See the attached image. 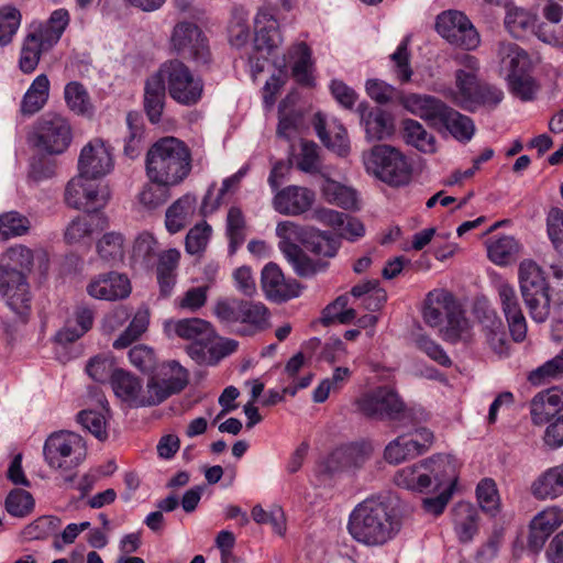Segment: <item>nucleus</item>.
Here are the masks:
<instances>
[{
	"instance_id": "774afa93",
	"label": "nucleus",
	"mask_w": 563,
	"mask_h": 563,
	"mask_svg": "<svg viewBox=\"0 0 563 563\" xmlns=\"http://www.w3.org/2000/svg\"><path fill=\"white\" fill-rule=\"evenodd\" d=\"M34 507L32 495L23 489H13L5 499L7 511L14 517L29 515Z\"/></svg>"
},
{
	"instance_id": "c85d7f7f",
	"label": "nucleus",
	"mask_w": 563,
	"mask_h": 563,
	"mask_svg": "<svg viewBox=\"0 0 563 563\" xmlns=\"http://www.w3.org/2000/svg\"><path fill=\"white\" fill-rule=\"evenodd\" d=\"M454 532L461 543L472 542L479 531V512L470 503L460 501L452 509Z\"/></svg>"
},
{
	"instance_id": "9b49d317",
	"label": "nucleus",
	"mask_w": 563,
	"mask_h": 563,
	"mask_svg": "<svg viewBox=\"0 0 563 563\" xmlns=\"http://www.w3.org/2000/svg\"><path fill=\"white\" fill-rule=\"evenodd\" d=\"M96 180V178L81 173L70 179L65 189L66 203L87 212L102 209L110 198V190L106 185Z\"/></svg>"
},
{
	"instance_id": "5fc2aeb1",
	"label": "nucleus",
	"mask_w": 563,
	"mask_h": 563,
	"mask_svg": "<svg viewBox=\"0 0 563 563\" xmlns=\"http://www.w3.org/2000/svg\"><path fill=\"white\" fill-rule=\"evenodd\" d=\"M324 198L328 202L343 209H353L356 207V192L346 186L334 180H327L322 188Z\"/></svg>"
},
{
	"instance_id": "cd10ccee",
	"label": "nucleus",
	"mask_w": 563,
	"mask_h": 563,
	"mask_svg": "<svg viewBox=\"0 0 563 563\" xmlns=\"http://www.w3.org/2000/svg\"><path fill=\"white\" fill-rule=\"evenodd\" d=\"M314 219L333 227L340 235L349 241H356L365 233L363 223L353 217L332 209L321 208L314 211Z\"/></svg>"
},
{
	"instance_id": "8fccbe9b",
	"label": "nucleus",
	"mask_w": 563,
	"mask_h": 563,
	"mask_svg": "<svg viewBox=\"0 0 563 563\" xmlns=\"http://www.w3.org/2000/svg\"><path fill=\"white\" fill-rule=\"evenodd\" d=\"M34 255L32 250L24 245H14L7 250L0 256V267L13 271V272H30L33 267Z\"/></svg>"
},
{
	"instance_id": "72a5a7b5",
	"label": "nucleus",
	"mask_w": 563,
	"mask_h": 563,
	"mask_svg": "<svg viewBox=\"0 0 563 563\" xmlns=\"http://www.w3.org/2000/svg\"><path fill=\"white\" fill-rule=\"evenodd\" d=\"M537 499H554L563 495V463L542 473L531 485Z\"/></svg>"
},
{
	"instance_id": "49530a36",
	"label": "nucleus",
	"mask_w": 563,
	"mask_h": 563,
	"mask_svg": "<svg viewBox=\"0 0 563 563\" xmlns=\"http://www.w3.org/2000/svg\"><path fill=\"white\" fill-rule=\"evenodd\" d=\"M125 249V239L120 232L104 233L97 242L99 257L112 265L123 261Z\"/></svg>"
},
{
	"instance_id": "bf43d9fd",
	"label": "nucleus",
	"mask_w": 563,
	"mask_h": 563,
	"mask_svg": "<svg viewBox=\"0 0 563 563\" xmlns=\"http://www.w3.org/2000/svg\"><path fill=\"white\" fill-rule=\"evenodd\" d=\"M296 166L307 174H317L321 169L319 147L312 141L300 142V152L295 157Z\"/></svg>"
},
{
	"instance_id": "393cba45",
	"label": "nucleus",
	"mask_w": 563,
	"mask_h": 563,
	"mask_svg": "<svg viewBox=\"0 0 563 563\" xmlns=\"http://www.w3.org/2000/svg\"><path fill=\"white\" fill-rule=\"evenodd\" d=\"M476 314L488 346L498 355L507 351L506 331L497 312L488 307H478Z\"/></svg>"
},
{
	"instance_id": "f03ea898",
	"label": "nucleus",
	"mask_w": 563,
	"mask_h": 563,
	"mask_svg": "<svg viewBox=\"0 0 563 563\" xmlns=\"http://www.w3.org/2000/svg\"><path fill=\"white\" fill-rule=\"evenodd\" d=\"M191 168V152L177 137H162L147 150L145 173L153 184L178 186L189 176Z\"/></svg>"
},
{
	"instance_id": "f3484780",
	"label": "nucleus",
	"mask_w": 563,
	"mask_h": 563,
	"mask_svg": "<svg viewBox=\"0 0 563 563\" xmlns=\"http://www.w3.org/2000/svg\"><path fill=\"white\" fill-rule=\"evenodd\" d=\"M78 169L82 175L101 178L113 169L112 148L101 139L87 143L79 155Z\"/></svg>"
},
{
	"instance_id": "13d9d810",
	"label": "nucleus",
	"mask_w": 563,
	"mask_h": 563,
	"mask_svg": "<svg viewBox=\"0 0 563 563\" xmlns=\"http://www.w3.org/2000/svg\"><path fill=\"white\" fill-rule=\"evenodd\" d=\"M518 251V244L512 236L503 235L487 244V254L492 262L505 265L510 262Z\"/></svg>"
},
{
	"instance_id": "b1692460",
	"label": "nucleus",
	"mask_w": 563,
	"mask_h": 563,
	"mask_svg": "<svg viewBox=\"0 0 563 563\" xmlns=\"http://www.w3.org/2000/svg\"><path fill=\"white\" fill-rule=\"evenodd\" d=\"M87 291L97 299L119 300L129 296L131 285L124 275L110 272L92 279L87 286Z\"/></svg>"
},
{
	"instance_id": "7c9ffc66",
	"label": "nucleus",
	"mask_w": 563,
	"mask_h": 563,
	"mask_svg": "<svg viewBox=\"0 0 563 563\" xmlns=\"http://www.w3.org/2000/svg\"><path fill=\"white\" fill-rule=\"evenodd\" d=\"M166 85L158 71L151 75L144 86V110L151 123H158L162 119L166 99Z\"/></svg>"
},
{
	"instance_id": "338daca9",
	"label": "nucleus",
	"mask_w": 563,
	"mask_h": 563,
	"mask_svg": "<svg viewBox=\"0 0 563 563\" xmlns=\"http://www.w3.org/2000/svg\"><path fill=\"white\" fill-rule=\"evenodd\" d=\"M476 496L481 508L495 515L499 507V495L496 483L492 478H483L476 487Z\"/></svg>"
},
{
	"instance_id": "423d86ee",
	"label": "nucleus",
	"mask_w": 563,
	"mask_h": 563,
	"mask_svg": "<svg viewBox=\"0 0 563 563\" xmlns=\"http://www.w3.org/2000/svg\"><path fill=\"white\" fill-rule=\"evenodd\" d=\"M366 172L390 186H402L411 178V167L406 157L389 145H375L363 154Z\"/></svg>"
},
{
	"instance_id": "4d7b16f0",
	"label": "nucleus",
	"mask_w": 563,
	"mask_h": 563,
	"mask_svg": "<svg viewBox=\"0 0 563 563\" xmlns=\"http://www.w3.org/2000/svg\"><path fill=\"white\" fill-rule=\"evenodd\" d=\"M21 12L12 5L0 9V48L9 45L21 24Z\"/></svg>"
},
{
	"instance_id": "4be33fe9",
	"label": "nucleus",
	"mask_w": 563,
	"mask_h": 563,
	"mask_svg": "<svg viewBox=\"0 0 563 563\" xmlns=\"http://www.w3.org/2000/svg\"><path fill=\"white\" fill-rule=\"evenodd\" d=\"M261 284L266 297L272 301H287L300 294L299 284L296 280H287L275 263L264 266Z\"/></svg>"
},
{
	"instance_id": "0e129e2a",
	"label": "nucleus",
	"mask_w": 563,
	"mask_h": 563,
	"mask_svg": "<svg viewBox=\"0 0 563 563\" xmlns=\"http://www.w3.org/2000/svg\"><path fill=\"white\" fill-rule=\"evenodd\" d=\"M309 229L302 228L301 225L292 221H282L276 227V234L280 239L278 247L284 254V246L287 244L290 246H298L296 242H307Z\"/></svg>"
},
{
	"instance_id": "864d4df0",
	"label": "nucleus",
	"mask_w": 563,
	"mask_h": 563,
	"mask_svg": "<svg viewBox=\"0 0 563 563\" xmlns=\"http://www.w3.org/2000/svg\"><path fill=\"white\" fill-rule=\"evenodd\" d=\"M128 135L125 136L124 154L130 158L140 155L143 143L144 128L139 113L129 112L126 115Z\"/></svg>"
},
{
	"instance_id": "a878e982",
	"label": "nucleus",
	"mask_w": 563,
	"mask_h": 563,
	"mask_svg": "<svg viewBox=\"0 0 563 563\" xmlns=\"http://www.w3.org/2000/svg\"><path fill=\"white\" fill-rule=\"evenodd\" d=\"M476 314L488 346L498 355L507 351L506 331L497 312L488 307H478Z\"/></svg>"
},
{
	"instance_id": "79ce46f5",
	"label": "nucleus",
	"mask_w": 563,
	"mask_h": 563,
	"mask_svg": "<svg viewBox=\"0 0 563 563\" xmlns=\"http://www.w3.org/2000/svg\"><path fill=\"white\" fill-rule=\"evenodd\" d=\"M52 46L46 45L35 33L30 32L22 44L19 59L20 69L24 74L33 73L41 59L43 52L51 49Z\"/></svg>"
},
{
	"instance_id": "a211bd4d",
	"label": "nucleus",
	"mask_w": 563,
	"mask_h": 563,
	"mask_svg": "<svg viewBox=\"0 0 563 563\" xmlns=\"http://www.w3.org/2000/svg\"><path fill=\"white\" fill-rule=\"evenodd\" d=\"M254 30L253 48L256 53L272 54L283 43L279 22L268 5L258 9L254 18Z\"/></svg>"
},
{
	"instance_id": "69168bd1",
	"label": "nucleus",
	"mask_w": 563,
	"mask_h": 563,
	"mask_svg": "<svg viewBox=\"0 0 563 563\" xmlns=\"http://www.w3.org/2000/svg\"><path fill=\"white\" fill-rule=\"evenodd\" d=\"M510 91L522 101H530L538 91L536 80L528 73H514L507 75Z\"/></svg>"
},
{
	"instance_id": "09e8293b",
	"label": "nucleus",
	"mask_w": 563,
	"mask_h": 563,
	"mask_svg": "<svg viewBox=\"0 0 563 563\" xmlns=\"http://www.w3.org/2000/svg\"><path fill=\"white\" fill-rule=\"evenodd\" d=\"M406 142L423 153L435 152V137L429 133L423 125L412 119L404 121Z\"/></svg>"
},
{
	"instance_id": "bb28decb",
	"label": "nucleus",
	"mask_w": 563,
	"mask_h": 563,
	"mask_svg": "<svg viewBox=\"0 0 563 563\" xmlns=\"http://www.w3.org/2000/svg\"><path fill=\"white\" fill-rule=\"evenodd\" d=\"M313 128L324 146L332 150L340 156L347 154L350 150L347 133L341 123L333 120L328 124L324 115L318 112L313 117Z\"/></svg>"
},
{
	"instance_id": "4468645a",
	"label": "nucleus",
	"mask_w": 563,
	"mask_h": 563,
	"mask_svg": "<svg viewBox=\"0 0 563 563\" xmlns=\"http://www.w3.org/2000/svg\"><path fill=\"white\" fill-rule=\"evenodd\" d=\"M435 29L449 43L464 49H474L479 36L468 18L460 11H445L438 15Z\"/></svg>"
},
{
	"instance_id": "0eeeda50",
	"label": "nucleus",
	"mask_w": 563,
	"mask_h": 563,
	"mask_svg": "<svg viewBox=\"0 0 563 563\" xmlns=\"http://www.w3.org/2000/svg\"><path fill=\"white\" fill-rule=\"evenodd\" d=\"M354 411L374 421H400L406 417V405L389 386H378L362 393L354 401Z\"/></svg>"
},
{
	"instance_id": "de8ad7c7",
	"label": "nucleus",
	"mask_w": 563,
	"mask_h": 563,
	"mask_svg": "<svg viewBox=\"0 0 563 563\" xmlns=\"http://www.w3.org/2000/svg\"><path fill=\"white\" fill-rule=\"evenodd\" d=\"M284 255L287 261L291 264L295 272L301 277L313 276L318 272H322L327 267V262L312 261L306 255L299 246H284Z\"/></svg>"
},
{
	"instance_id": "2eb2a0df",
	"label": "nucleus",
	"mask_w": 563,
	"mask_h": 563,
	"mask_svg": "<svg viewBox=\"0 0 563 563\" xmlns=\"http://www.w3.org/2000/svg\"><path fill=\"white\" fill-rule=\"evenodd\" d=\"M452 462L444 456H434L418 464L406 466L395 475V484L417 493H429L434 487V475L443 474V463Z\"/></svg>"
},
{
	"instance_id": "f704fd0d",
	"label": "nucleus",
	"mask_w": 563,
	"mask_h": 563,
	"mask_svg": "<svg viewBox=\"0 0 563 563\" xmlns=\"http://www.w3.org/2000/svg\"><path fill=\"white\" fill-rule=\"evenodd\" d=\"M292 60L291 75L295 80L303 86H311L313 82L311 49L303 42L295 44L288 51Z\"/></svg>"
},
{
	"instance_id": "473e14b6",
	"label": "nucleus",
	"mask_w": 563,
	"mask_h": 563,
	"mask_svg": "<svg viewBox=\"0 0 563 563\" xmlns=\"http://www.w3.org/2000/svg\"><path fill=\"white\" fill-rule=\"evenodd\" d=\"M49 88V79L45 74L36 76L21 100V113L23 115H33L41 111L47 103Z\"/></svg>"
},
{
	"instance_id": "680f3d73",
	"label": "nucleus",
	"mask_w": 563,
	"mask_h": 563,
	"mask_svg": "<svg viewBox=\"0 0 563 563\" xmlns=\"http://www.w3.org/2000/svg\"><path fill=\"white\" fill-rule=\"evenodd\" d=\"M245 220L240 208L231 207L227 217V234L229 236L230 252L234 253L245 240Z\"/></svg>"
},
{
	"instance_id": "c03bdc74",
	"label": "nucleus",
	"mask_w": 563,
	"mask_h": 563,
	"mask_svg": "<svg viewBox=\"0 0 563 563\" xmlns=\"http://www.w3.org/2000/svg\"><path fill=\"white\" fill-rule=\"evenodd\" d=\"M442 338L451 343L467 342L472 339V327L459 305L446 318V325L442 329Z\"/></svg>"
},
{
	"instance_id": "aec40b11",
	"label": "nucleus",
	"mask_w": 563,
	"mask_h": 563,
	"mask_svg": "<svg viewBox=\"0 0 563 563\" xmlns=\"http://www.w3.org/2000/svg\"><path fill=\"white\" fill-rule=\"evenodd\" d=\"M314 199L316 196L311 189L290 185L275 194L273 207L280 214L296 217L308 211Z\"/></svg>"
},
{
	"instance_id": "ea45409f",
	"label": "nucleus",
	"mask_w": 563,
	"mask_h": 563,
	"mask_svg": "<svg viewBox=\"0 0 563 563\" xmlns=\"http://www.w3.org/2000/svg\"><path fill=\"white\" fill-rule=\"evenodd\" d=\"M427 444H419L409 439L408 435H399L390 441L384 450V459L389 464H400L409 459L423 454Z\"/></svg>"
},
{
	"instance_id": "412c9836",
	"label": "nucleus",
	"mask_w": 563,
	"mask_h": 563,
	"mask_svg": "<svg viewBox=\"0 0 563 563\" xmlns=\"http://www.w3.org/2000/svg\"><path fill=\"white\" fill-rule=\"evenodd\" d=\"M442 466H444L443 474L440 475L437 473L434 475V487L431 489V492H438V495L422 500V509L424 512L433 516H439L444 511L457 483L454 463L444 462Z\"/></svg>"
},
{
	"instance_id": "c9c22d12",
	"label": "nucleus",
	"mask_w": 563,
	"mask_h": 563,
	"mask_svg": "<svg viewBox=\"0 0 563 563\" xmlns=\"http://www.w3.org/2000/svg\"><path fill=\"white\" fill-rule=\"evenodd\" d=\"M111 387L120 399L140 407L142 382L136 376L123 369H115L111 375Z\"/></svg>"
},
{
	"instance_id": "2f4dec72",
	"label": "nucleus",
	"mask_w": 563,
	"mask_h": 563,
	"mask_svg": "<svg viewBox=\"0 0 563 563\" xmlns=\"http://www.w3.org/2000/svg\"><path fill=\"white\" fill-rule=\"evenodd\" d=\"M457 303L445 290H432L424 301L423 319L430 327H439Z\"/></svg>"
},
{
	"instance_id": "20e7f679",
	"label": "nucleus",
	"mask_w": 563,
	"mask_h": 563,
	"mask_svg": "<svg viewBox=\"0 0 563 563\" xmlns=\"http://www.w3.org/2000/svg\"><path fill=\"white\" fill-rule=\"evenodd\" d=\"M522 299L530 317L538 323L548 320L551 312L550 286L542 268L533 261H522L518 269Z\"/></svg>"
},
{
	"instance_id": "37998d69",
	"label": "nucleus",
	"mask_w": 563,
	"mask_h": 563,
	"mask_svg": "<svg viewBox=\"0 0 563 563\" xmlns=\"http://www.w3.org/2000/svg\"><path fill=\"white\" fill-rule=\"evenodd\" d=\"M196 199L190 195H186L175 201L166 211L165 224L170 233H177L183 230L189 217L194 213Z\"/></svg>"
},
{
	"instance_id": "5701e85b",
	"label": "nucleus",
	"mask_w": 563,
	"mask_h": 563,
	"mask_svg": "<svg viewBox=\"0 0 563 563\" xmlns=\"http://www.w3.org/2000/svg\"><path fill=\"white\" fill-rule=\"evenodd\" d=\"M563 523V509L556 506L547 507L538 512L530 522L528 547L539 552L549 537Z\"/></svg>"
},
{
	"instance_id": "58836bf2",
	"label": "nucleus",
	"mask_w": 563,
	"mask_h": 563,
	"mask_svg": "<svg viewBox=\"0 0 563 563\" xmlns=\"http://www.w3.org/2000/svg\"><path fill=\"white\" fill-rule=\"evenodd\" d=\"M69 21L68 11L66 9H57L51 13L45 23L38 24L32 32L41 37L46 45L53 47L60 40Z\"/></svg>"
},
{
	"instance_id": "052dcab7",
	"label": "nucleus",
	"mask_w": 563,
	"mask_h": 563,
	"mask_svg": "<svg viewBox=\"0 0 563 563\" xmlns=\"http://www.w3.org/2000/svg\"><path fill=\"white\" fill-rule=\"evenodd\" d=\"M249 15L243 8H235L229 25L230 43L235 47H243L250 40Z\"/></svg>"
},
{
	"instance_id": "ddd939ff",
	"label": "nucleus",
	"mask_w": 563,
	"mask_h": 563,
	"mask_svg": "<svg viewBox=\"0 0 563 563\" xmlns=\"http://www.w3.org/2000/svg\"><path fill=\"white\" fill-rule=\"evenodd\" d=\"M36 146L48 154H62L71 143V126L60 113L46 112L36 122Z\"/></svg>"
},
{
	"instance_id": "4c0bfd02",
	"label": "nucleus",
	"mask_w": 563,
	"mask_h": 563,
	"mask_svg": "<svg viewBox=\"0 0 563 563\" xmlns=\"http://www.w3.org/2000/svg\"><path fill=\"white\" fill-rule=\"evenodd\" d=\"M372 446L367 443H352L336 449L330 457L331 463L340 468H360L372 455Z\"/></svg>"
},
{
	"instance_id": "f8f14e48",
	"label": "nucleus",
	"mask_w": 563,
	"mask_h": 563,
	"mask_svg": "<svg viewBox=\"0 0 563 563\" xmlns=\"http://www.w3.org/2000/svg\"><path fill=\"white\" fill-rule=\"evenodd\" d=\"M0 295L7 307L21 322H26L32 311L33 296L26 275L0 267Z\"/></svg>"
},
{
	"instance_id": "e433bc0d",
	"label": "nucleus",
	"mask_w": 563,
	"mask_h": 563,
	"mask_svg": "<svg viewBox=\"0 0 563 563\" xmlns=\"http://www.w3.org/2000/svg\"><path fill=\"white\" fill-rule=\"evenodd\" d=\"M64 99L67 108L75 114L90 118L95 107L87 88L79 81H69L64 88Z\"/></svg>"
},
{
	"instance_id": "7ed1b4c3",
	"label": "nucleus",
	"mask_w": 563,
	"mask_h": 563,
	"mask_svg": "<svg viewBox=\"0 0 563 563\" xmlns=\"http://www.w3.org/2000/svg\"><path fill=\"white\" fill-rule=\"evenodd\" d=\"M405 108L437 130L448 131L461 143L470 142L475 134L473 120L430 95L410 93L404 98Z\"/></svg>"
},
{
	"instance_id": "9d476101",
	"label": "nucleus",
	"mask_w": 563,
	"mask_h": 563,
	"mask_svg": "<svg viewBox=\"0 0 563 563\" xmlns=\"http://www.w3.org/2000/svg\"><path fill=\"white\" fill-rule=\"evenodd\" d=\"M85 455V443L81 437L74 432H53L44 442L43 456L53 470H73L82 462Z\"/></svg>"
},
{
	"instance_id": "a18cd8bd",
	"label": "nucleus",
	"mask_w": 563,
	"mask_h": 563,
	"mask_svg": "<svg viewBox=\"0 0 563 563\" xmlns=\"http://www.w3.org/2000/svg\"><path fill=\"white\" fill-rule=\"evenodd\" d=\"M175 333L185 340L210 341L213 336L212 325L200 318L181 319L173 323Z\"/></svg>"
},
{
	"instance_id": "dca6fc26",
	"label": "nucleus",
	"mask_w": 563,
	"mask_h": 563,
	"mask_svg": "<svg viewBox=\"0 0 563 563\" xmlns=\"http://www.w3.org/2000/svg\"><path fill=\"white\" fill-rule=\"evenodd\" d=\"M459 60L463 67L455 73V89H449L444 96L462 109L473 110L474 96L479 87L478 60L468 54H463Z\"/></svg>"
},
{
	"instance_id": "c756f323",
	"label": "nucleus",
	"mask_w": 563,
	"mask_h": 563,
	"mask_svg": "<svg viewBox=\"0 0 563 563\" xmlns=\"http://www.w3.org/2000/svg\"><path fill=\"white\" fill-rule=\"evenodd\" d=\"M358 112L368 140H384L393 133L391 118L383 109L361 103Z\"/></svg>"
},
{
	"instance_id": "f257e3e1",
	"label": "nucleus",
	"mask_w": 563,
	"mask_h": 563,
	"mask_svg": "<svg viewBox=\"0 0 563 563\" xmlns=\"http://www.w3.org/2000/svg\"><path fill=\"white\" fill-rule=\"evenodd\" d=\"M402 519L388 497L367 498L350 515L349 532L354 540L366 545H383L400 531Z\"/></svg>"
},
{
	"instance_id": "6e6552de",
	"label": "nucleus",
	"mask_w": 563,
	"mask_h": 563,
	"mask_svg": "<svg viewBox=\"0 0 563 563\" xmlns=\"http://www.w3.org/2000/svg\"><path fill=\"white\" fill-rule=\"evenodd\" d=\"M163 77L169 97L181 106L198 103L203 92V81L195 76L190 68L180 59H170L157 70Z\"/></svg>"
},
{
	"instance_id": "e2e57ef3",
	"label": "nucleus",
	"mask_w": 563,
	"mask_h": 563,
	"mask_svg": "<svg viewBox=\"0 0 563 563\" xmlns=\"http://www.w3.org/2000/svg\"><path fill=\"white\" fill-rule=\"evenodd\" d=\"M162 373L163 378L161 380L172 393H174V395L184 390L188 385V371L176 361L167 362L163 366Z\"/></svg>"
},
{
	"instance_id": "6ab92c4d",
	"label": "nucleus",
	"mask_w": 563,
	"mask_h": 563,
	"mask_svg": "<svg viewBox=\"0 0 563 563\" xmlns=\"http://www.w3.org/2000/svg\"><path fill=\"white\" fill-rule=\"evenodd\" d=\"M497 294L514 341H523L527 335V321L515 287L508 283H499Z\"/></svg>"
},
{
	"instance_id": "39448f33",
	"label": "nucleus",
	"mask_w": 563,
	"mask_h": 563,
	"mask_svg": "<svg viewBox=\"0 0 563 563\" xmlns=\"http://www.w3.org/2000/svg\"><path fill=\"white\" fill-rule=\"evenodd\" d=\"M213 313L221 323L241 324L242 327L236 330L241 335L263 330L269 317L264 303L238 298L219 299L213 307Z\"/></svg>"
},
{
	"instance_id": "a19ab883",
	"label": "nucleus",
	"mask_w": 563,
	"mask_h": 563,
	"mask_svg": "<svg viewBox=\"0 0 563 563\" xmlns=\"http://www.w3.org/2000/svg\"><path fill=\"white\" fill-rule=\"evenodd\" d=\"M537 15L519 7H508L505 16V26L509 33L517 38L526 36L529 32L536 35Z\"/></svg>"
},
{
	"instance_id": "3c124183",
	"label": "nucleus",
	"mask_w": 563,
	"mask_h": 563,
	"mask_svg": "<svg viewBox=\"0 0 563 563\" xmlns=\"http://www.w3.org/2000/svg\"><path fill=\"white\" fill-rule=\"evenodd\" d=\"M498 54L504 68L508 69V74L527 73L529 66V57L527 53L515 43H501Z\"/></svg>"
},
{
	"instance_id": "6e6d98bb",
	"label": "nucleus",
	"mask_w": 563,
	"mask_h": 563,
	"mask_svg": "<svg viewBox=\"0 0 563 563\" xmlns=\"http://www.w3.org/2000/svg\"><path fill=\"white\" fill-rule=\"evenodd\" d=\"M303 244L312 253L325 257L335 256L339 249L338 240L334 239L330 233L314 229H309L307 242H303Z\"/></svg>"
},
{
	"instance_id": "1a4fd4ad",
	"label": "nucleus",
	"mask_w": 563,
	"mask_h": 563,
	"mask_svg": "<svg viewBox=\"0 0 563 563\" xmlns=\"http://www.w3.org/2000/svg\"><path fill=\"white\" fill-rule=\"evenodd\" d=\"M168 47L177 59L194 62L198 65L208 64L210 48L208 38L196 23L187 20L177 22L169 35Z\"/></svg>"
},
{
	"instance_id": "603ef678",
	"label": "nucleus",
	"mask_w": 563,
	"mask_h": 563,
	"mask_svg": "<svg viewBox=\"0 0 563 563\" xmlns=\"http://www.w3.org/2000/svg\"><path fill=\"white\" fill-rule=\"evenodd\" d=\"M351 371L349 367H335L332 376L324 378L313 390V401L317 404L324 402L330 393L339 391L350 379Z\"/></svg>"
}]
</instances>
